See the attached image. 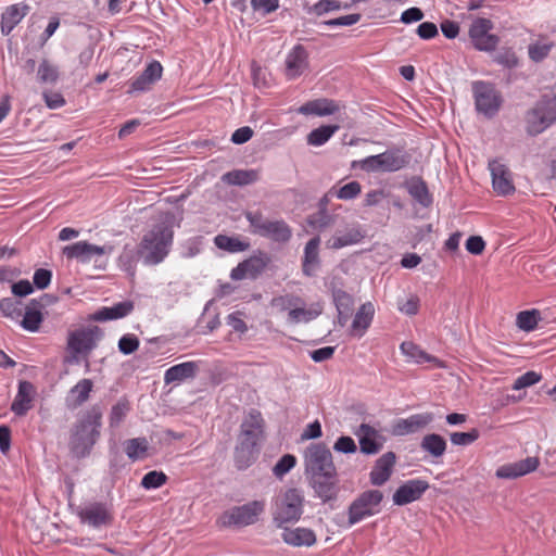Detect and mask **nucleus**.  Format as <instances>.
I'll list each match as a JSON object with an SVG mask.
<instances>
[{
  "mask_svg": "<svg viewBox=\"0 0 556 556\" xmlns=\"http://www.w3.org/2000/svg\"><path fill=\"white\" fill-rule=\"evenodd\" d=\"M264 427L265 421L257 409L252 408L244 415L235 447V464L239 470L247 469L257 458L264 440Z\"/></svg>",
  "mask_w": 556,
  "mask_h": 556,
  "instance_id": "obj_1",
  "label": "nucleus"
},
{
  "mask_svg": "<svg viewBox=\"0 0 556 556\" xmlns=\"http://www.w3.org/2000/svg\"><path fill=\"white\" fill-rule=\"evenodd\" d=\"M102 415V408L99 405H93L80 414L72 426L68 450L73 457L80 459L90 455L92 447L100 438Z\"/></svg>",
  "mask_w": 556,
  "mask_h": 556,
  "instance_id": "obj_2",
  "label": "nucleus"
},
{
  "mask_svg": "<svg viewBox=\"0 0 556 556\" xmlns=\"http://www.w3.org/2000/svg\"><path fill=\"white\" fill-rule=\"evenodd\" d=\"M173 242L172 220L165 219L155 224L139 244L138 254L147 265L161 263L168 254Z\"/></svg>",
  "mask_w": 556,
  "mask_h": 556,
  "instance_id": "obj_3",
  "label": "nucleus"
},
{
  "mask_svg": "<svg viewBox=\"0 0 556 556\" xmlns=\"http://www.w3.org/2000/svg\"><path fill=\"white\" fill-rule=\"evenodd\" d=\"M556 122V94H543L534 105L526 112V131L529 136H538Z\"/></svg>",
  "mask_w": 556,
  "mask_h": 556,
  "instance_id": "obj_4",
  "label": "nucleus"
},
{
  "mask_svg": "<svg viewBox=\"0 0 556 556\" xmlns=\"http://www.w3.org/2000/svg\"><path fill=\"white\" fill-rule=\"evenodd\" d=\"M245 218L250 223L251 231L254 235L273 242L285 244L292 237V229L283 219H269L260 211L247 212Z\"/></svg>",
  "mask_w": 556,
  "mask_h": 556,
  "instance_id": "obj_5",
  "label": "nucleus"
},
{
  "mask_svg": "<svg viewBox=\"0 0 556 556\" xmlns=\"http://www.w3.org/2000/svg\"><path fill=\"white\" fill-rule=\"evenodd\" d=\"M409 153L401 149L387 150L377 155H370L364 160L353 163V167L358 166L367 173H391L405 168L410 163Z\"/></svg>",
  "mask_w": 556,
  "mask_h": 556,
  "instance_id": "obj_6",
  "label": "nucleus"
},
{
  "mask_svg": "<svg viewBox=\"0 0 556 556\" xmlns=\"http://www.w3.org/2000/svg\"><path fill=\"white\" fill-rule=\"evenodd\" d=\"M475 108L479 114L493 118L501 110L503 97L492 83L476 80L471 84Z\"/></svg>",
  "mask_w": 556,
  "mask_h": 556,
  "instance_id": "obj_7",
  "label": "nucleus"
},
{
  "mask_svg": "<svg viewBox=\"0 0 556 556\" xmlns=\"http://www.w3.org/2000/svg\"><path fill=\"white\" fill-rule=\"evenodd\" d=\"M303 495L298 489L287 490L277 501L274 511V523L283 528L288 522L298 521L303 513Z\"/></svg>",
  "mask_w": 556,
  "mask_h": 556,
  "instance_id": "obj_8",
  "label": "nucleus"
},
{
  "mask_svg": "<svg viewBox=\"0 0 556 556\" xmlns=\"http://www.w3.org/2000/svg\"><path fill=\"white\" fill-rule=\"evenodd\" d=\"M265 509L263 501H252L241 506H233L223 513L219 522L224 527L242 528L254 525Z\"/></svg>",
  "mask_w": 556,
  "mask_h": 556,
  "instance_id": "obj_9",
  "label": "nucleus"
},
{
  "mask_svg": "<svg viewBox=\"0 0 556 556\" xmlns=\"http://www.w3.org/2000/svg\"><path fill=\"white\" fill-rule=\"evenodd\" d=\"M383 493L379 490H367L361 493L349 506V526L380 511Z\"/></svg>",
  "mask_w": 556,
  "mask_h": 556,
  "instance_id": "obj_10",
  "label": "nucleus"
},
{
  "mask_svg": "<svg viewBox=\"0 0 556 556\" xmlns=\"http://www.w3.org/2000/svg\"><path fill=\"white\" fill-rule=\"evenodd\" d=\"M304 466L308 477L337 469L330 450L323 443H312L306 447Z\"/></svg>",
  "mask_w": 556,
  "mask_h": 556,
  "instance_id": "obj_11",
  "label": "nucleus"
},
{
  "mask_svg": "<svg viewBox=\"0 0 556 556\" xmlns=\"http://www.w3.org/2000/svg\"><path fill=\"white\" fill-rule=\"evenodd\" d=\"M102 337L103 331L98 326L73 330L67 337V351L83 353V357L87 358ZM86 367L89 368L88 359H86Z\"/></svg>",
  "mask_w": 556,
  "mask_h": 556,
  "instance_id": "obj_12",
  "label": "nucleus"
},
{
  "mask_svg": "<svg viewBox=\"0 0 556 556\" xmlns=\"http://www.w3.org/2000/svg\"><path fill=\"white\" fill-rule=\"evenodd\" d=\"M77 516L81 523L94 529L110 527L113 522V513L106 503L89 502L78 507Z\"/></svg>",
  "mask_w": 556,
  "mask_h": 556,
  "instance_id": "obj_13",
  "label": "nucleus"
},
{
  "mask_svg": "<svg viewBox=\"0 0 556 556\" xmlns=\"http://www.w3.org/2000/svg\"><path fill=\"white\" fill-rule=\"evenodd\" d=\"M309 483L315 494L324 503L337 500L340 491L337 469L330 472L311 476Z\"/></svg>",
  "mask_w": 556,
  "mask_h": 556,
  "instance_id": "obj_14",
  "label": "nucleus"
},
{
  "mask_svg": "<svg viewBox=\"0 0 556 556\" xmlns=\"http://www.w3.org/2000/svg\"><path fill=\"white\" fill-rule=\"evenodd\" d=\"M493 24L486 18H477L470 26L469 36L476 49L480 51H493L498 43V37L489 34Z\"/></svg>",
  "mask_w": 556,
  "mask_h": 556,
  "instance_id": "obj_15",
  "label": "nucleus"
},
{
  "mask_svg": "<svg viewBox=\"0 0 556 556\" xmlns=\"http://www.w3.org/2000/svg\"><path fill=\"white\" fill-rule=\"evenodd\" d=\"M113 249L111 244L99 247L87 241H79L64 247L63 254L66 255L67 258H76L81 263H89L94 256L111 254Z\"/></svg>",
  "mask_w": 556,
  "mask_h": 556,
  "instance_id": "obj_16",
  "label": "nucleus"
},
{
  "mask_svg": "<svg viewBox=\"0 0 556 556\" xmlns=\"http://www.w3.org/2000/svg\"><path fill=\"white\" fill-rule=\"evenodd\" d=\"M354 433L358 438L361 452L366 455L377 454L383 447V435L367 424H362Z\"/></svg>",
  "mask_w": 556,
  "mask_h": 556,
  "instance_id": "obj_17",
  "label": "nucleus"
},
{
  "mask_svg": "<svg viewBox=\"0 0 556 556\" xmlns=\"http://www.w3.org/2000/svg\"><path fill=\"white\" fill-rule=\"evenodd\" d=\"M429 489V484L425 480L413 479L402 484L393 494L395 505L403 506L417 501Z\"/></svg>",
  "mask_w": 556,
  "mask_h": 556,
  "instance_id": "obj_18",
  "label": "nucleus"
},
{
  "mask_svg": "<svg viewBox=\"0 0 556 556\" xmlns=\"http://www.w3.org/2000/svg\"><path fill=\"white\" fill-rule=\"evenodd\" d=\"M285 74L288 79H294L308 68V53L302 45H296L288 53L285 62Z\"/></svg>",
  "mask_w": 556,
  "mask_h": 556,
  "instance_id": "obj_19",
  "label": "nucleus"
},
{
  "mask_svg": "<svg viewBox=\"0 0 556 556\" xmlns=\"http://www.w3.org/2000/svg\"><path fill=\"white\" fill-rule=\"evenodd\" d=\"M433 419L432 413L416 414L405 419H399L392 426V433L394 435L415 433L426 428Z\"/></svg>",
  "mask_w": 556,
  "mask_h": 556,
  "instance_id": "obj_20",
  "label": "nucleus"
},
{
  "mask_svg": "<svg viewBox=\"0 0 556 556\" xmlns=\"http://www.w3.org/2000/svg\"><path fill=\"white\" fill-rule=\"evenodd\" d=\"M491 170L492 184L495 192L501 195H507L515 191L509 169L498 161L494 160L489 163Z\"/></svg>",
  "mask_w": 556,
  "mask_h": 556,
  "instance_id": "obj_21",
  "label": "nucleus"
},
{
  "mask_svg": "<svg viewBox=\"0 0 556 556\" xmlns=\"http://www.w3.org/2000/svg\"><path fill=\"white\" fill-rule=\"evenodd\" d=\"M163 67L160 62L153 61L144 71L130 81L128 93L150 90L151 86L162 77Z\"/></svg>",
  "mask_w": 556,
  "mask_h": 556,
  "instance_id": "obj_22",
  "label": "nucleus"
},
{
  "mask_svg": "<svg viewBox=\"0 0 556 556\" xmlns=\"http://www.w3.org/2000/svg\"><path fill=\"white\" fill-rule=\"evenodd\" d=\"M540 464L538 457H527L519 462L501 466L496 470V477L501 479H516L534 471Z\"/></svg>",
  "mask_w": 556,
  "mask_h": 556,
  "instance_id": "obj_23",
  "label": "nucleus"
},
{
  "mask_svg": "<svg viewBox=\"0 0 556 556\" xmlns=\"http://www.w3.org/2000/svg\"><path fill=\"white\" fill-rule=\"evenodd\" d=\"M395 460L396 456L393 452H387L376 460L369 475L372 485L380 486L390 479Z\"/></svg>",
  "mask_w": 556,
  "mask_h": 556,
  "instance_id": "obj_24",
  "label": "nucleus"
},
{
  "mask_svg": "<svg viewBox=\"0 0 556 556\" xmlns=\"http://www.w3.org/2000/svg\"><path fill=\"white\" fill-rule=\"evenodd\" d=\"M320 238H312L304 248L302 271L307 277H314L320 267L319 258Z\"/></svg>",
  "mask_w": 556,
  "mask_h": 556,
  "instance_id": "obj_25",
  "label": "nucleus"
},
{
  "mask_svg": "<svg viewBox=\"0 0 556 556\" xmlns=\"http://www.w3.org/2000/svg\"><path fill=\"white\" fill-rule=\"evenodd\" d=\"M199 369L197 362H186L172 366L164 374V382L165 384L180 383L185 380L193 379Z\"/></svg>",
  "mask_w": 556,
  "mask_h": 556,
  "instance_id": "obj_26",
  "label": "nucleus"
},
{
  "mask_svg": "<svg viewBox=\"0 0 556 556\" xmlns=\"http://www.w3.org/2000/svg\"><path fill=\"white\" fill-rule=\"evenodd\" d=\"M283 531L281 538L288 545L300 547V546H312L316 542L315 533L306 528H281Z\"/></svg>",
  "mask_w": 556,
  "mask_h": 556,
  "instance_id": "obj_27",
  "label": "nucleus"
},
{
  "mask_svg": "<svg viewBox=\"0 0 556 556\" xmlns=\"http://www.w3.org/2000/svg\"><path fill=\"white\" fill-rule=\"evenodd\" d=\"M28 11L29 7L25 3H16L8 7L1 15L2 34L9 35L13 28L24 18Z\"/></svg>",
  "mask_w": 556,
  "mask_h": 556,
  "instance_id": "obj_28",
  "label": "nucleus"
},
{
  "mask_svg": "<svg viewBox=\"0 0 556 556\" xmlns=\"http://www.w3.org/2000/svg\"><path fill=\"white\" fill-rule=\"evenodd\" d=\"M362 238L363 235L356 226L337 229L334 235L327 241V248L339 250L343 247L359 242Z\"/></svg>",
  "mask_w": 556,
  "mask_h": 556,
  "instance_id": "obj_29",
  "label": "nucleus"
},
{
  "mask_svg": "<svg viewBox=\"0 0 556 556\" xmlns=\"http://www.w3.org/2000/svg\"><path fill=\"white\" fill-rule=\"evenodd\" d=\"M35 389L29 381H21L17 394L11 405V410L17 416H24L31 407L33 393Z\"/></svg>",
  "mask_w": 556,
  "mask_h": 556,
  "instance_id": "obj_30",
  "label": "nucleus"
},
{
  "mask_svg": "<svg viewBox=\"0 0 556 556\" xmlns=\"http://www.w3.org/2000/svg\"><path fill=\"white\" fill-rule=\"evenodd\" d=\"M375 308L374 305L370 302H367L363 304L359 309L357 311L351 329L350 334L352 337L361 338L365 333V331L368 329V327L371 324L372 317H374Z\"/></svg>",
  "mask_w": 556,
  "mask_h": 556,
  "instance_id": "obj_31",
  "label": "nucleus"
},
{
  "mask_svg": "<svg viewBox=\"0 0 556 556\" xmlns=\"http://www.w3.org/2000/svg\"><path fill=\"white\" fill-rule=\"evenodd\" d=\"M134 309L131 301L119 302L111 307H102L92 314L91 319L96 321H106L127 316Z\"/></svg>",
  "mask_w": 556,
  "mask_h": 556,
  "instance_id": "obj_32",
  "label": "nucleus"
},
{
  "mask_svg": "<svg viewBox=\"0 0 556 556\" xmlns=\"http://www.w3.org/2000/svg\"><path fill=\"white\" fill-rule=\"evenodd\" d=\"M93 383L90 379H81L75 384L66 396V406L75 409L88 401Z\"/></svg>",
  "mask_w": 556,
  "mask_h": 556,
  "instance_id": "obj_33",
  "label": "nucleus"
},
{
  "mask_svg": "<svg viewBox=\"0 0 556 556\" xmlns=\"http://www.w3.org/2000/svg\"><path fill=\"white\" fill-rule=\"evenodd\" d=\"M405 187L409 195L422 207H429L432 204V197L427 184L420 177H413L406 181Z\"/></svg>",
  "mask_w": 556,
  "mask_h": 556,
  "instance_id": "obj_34",
  "label": "nucleus"
},
{
  "mask_svg": "<svg viewBox=\"0 0 556 556\" xmlns=\"http://www.w3.org/2000/svg\"><path fill=\"white\" fill-rule=\"evenodd\" d=\"M260 178L257 169H233L223 175V181L232 186H247L254 184Z\"/></svg>",
  "mask_w": 556,
  "mask_h": 556,
  "instance_id": "obj_35",
  "label": "nucleus"
},
{
  "mask_svg": "<svg viewBox=\"0 0 556 556\" xmlns=\"http://www.w3.org/2000/svg\"><path fill=\"white\" fill-rule=\"evenodd\" d=\"M321 314V306L316 304L309 308L304 306V303L301 305H295L293 309H291L288 314L289 321L292 324L299 323H308L315 319L317 316Z\"/></svg>",
  "mask_w": 556,
  "mask_h": 556,
  "instance_id": "obj_36",
  "label": "nucleus"
},
{
  "mask_svg": "<svg viewBox=\"0 0 556 556\" xmlns=\"http://www.w3.org/2000/svg\"><path fill=\"white\" fill-rule=\"evenodd\" d=\"M420 447L433 457H441L446 450V441L437 433L427 434L422 438Z\"/></svg>",
  "mask_w": 556,
  "mask_h": 556,
  "instance_id": "obj_37",
  "label": "nucleus"
},
{
  "mask_svg": "<svg viewBox=\"0 0 556 556\" xmlns=\"http://www.w3.org/2000/svg\"><path fill=\"white\" fill-rule=\"evenodd\" d=\"M149 443L146 438L129 439L124 442V450L126 455L132 462H136L146 456Z\"/></svg>",
  "mask_w": 556,
  "mask_h": 556,
  "instance_id": "obj_38",
  "label": "nucleus"
},
{
  "mask_svg": "<svg viewBox=\"0 0 556 556\" xmlns=\"http://www.w3.org/2000/svg\"><path fill=\"white\" fill-rule=\"evenodd\" d=\"M23 319L21 321V326L28 331H37L41 321L43 320V316L41 311L31 305V302L26 306L25 313L22 315Z\"/></svg>",
  "mask_w": 556,
  "mask_h": 556,
  "instance_id": "obj_39",
  "label": "nucleus"
},
{
  "mask_svg": "<svg viewBox=\"0 0 556 556\" xmlns=\"http://www.w3.org/2000/svg\"><path fill=\"white\" fill-rule=\"evenodd\" d=\"M339 129L338 125H323L316 129H313L307 135V143L311 146H323L326 143L332 135Z\"/></svg>",
  "mask_w": 556,
  "mask_h": 556,
  "instance_id": "obj_40",
  "label": "nucleus"
},
{
  "mask_svg": "<svg viewBox=\"0 0 556 556\" xmlns=\"http://www.w3.org/2000/svg\"><path fill=\"white\" fill-rule=\"evenodd\" d=\"M59 68L43 59L37 71V78L40 84H55L59 79Z\"/></svg>",
  "mask_w": 556,
  "mask_h": 556,
  "instance_id": "obj_41",
  "label": "nucleus"
},
{
  "mask_svg": "<svg viewBox=\"0 0 556 556\" xmlns=\"http://www.w3.org/2000/svg\"><path fill=\"white\" fill-rule=\"evenodd\" d=\"M217 248L226 250L231 253L242 252L249 248V243L240 241L237 238H231L225 235H218L214 239Z\"/></svg>",
  "mask_w": 556,
  "mask_h": 556,
  "instance_id": "obj_42",
  "label": "nucleus"
},
{
  "mask_svg": "<svg viewBox=\"0 0 556 556\" xmlns=\"http://www.w3.org/2000/svg\"><path fill=\"white\" fill-rule=\"evenodd\" d=\"M540 319V313L536 309L522 311L517 315V326L525 331H531L535 329Z\"/></svg>",
  "mask_w": 556,
  "mask_h": 556,
  "instance_id": "obj_43",
  "label": "nucleus"
},
{
  "mask_svg": "<svg viewBox=\"0 0 556 556\" xmlns=\"http://www.w3.org/2000/svg\"><path fill=\"white\" fill-rule=\"evenodd\" d=\"M166 481L167 476L163 471L152 470L143 476L140 484L142 488L150 490L162 486Z\"/></svg>",
  "mask_w": 556,
  "mask_h": 556,
  "instance_id": "obj_44",
  "label": "nucleus"
},
{
  "mask_svg": "<svg viewBox=\"0 0 556 556\" xmlns=\"http://www.w3.org/2000/svg\"><path fill=\"white\" fill-rule=\"evenodd\" d=\"M20 301L5 298L0 301V311L4 316L17 319L23 315V309L20 307Z\"/></svg>",
  "mask_w": 556,
  "mask_h": 556,
  "instance_id": "obj_45",
  "label": "nucleus"
},
{
  "mask_svg": "<svg viewBox=\"0 0 556 556\" xmlns=\"http://www.w3.org/2000/svg\"><path fill=\"white\" fill-rule=\"evenodd\" d=\"M361 190L362 188L358 181H351L336 191L330 190L329 193L342 200H351L357 197Z\"/></svg>",
  "mask_w": 556,
  "mask_h": 556,
  "instance_id": "obj_46",
  "label": "nucleus"
},
{
  "mask_svg": "<svg viewBox=\"0 0 556 556\" xmlns=\"http://www.w3.org/2000/svg\"><path fill=\"white\" fill-rule=\"evenodd\" d=\"M552 42L538 41L529 46V56L534 62H540L545 59L552 48Z\"/></svg>",
  "mask_w": 556,
  "mask_h": 556,
  "instance_id": "obj_47",
  "label": "nucleus"
},
{
  "mask_svg": "<svg viewBox=\"0 0 556 556\" xmlns=\"http://www.w3.org/2000/svg\"><path fill=\"white\" fill-rule=\"evenodd\" d=\"M402 352L410 357L412 359H415L417 363H421L425 361H429L430 357L427 355L426 352H424L418 345H416L413 342L406 341L401 344Z\"/></svg>",
  "mask_w": 556,
  "mask_h": 556,
  "instance_id": "obj_48",
  "label": "nucleus"
},
{
  "mask_svg": "<svg viewBox=\"0 0 556 556\" xmlns=\"http://www.w3.org/2000/svg\"><path fill=\"white\" fill-rule=\"evenodd\" d=\"M296 464L295 456L291 454L283 455L273 468V472L276 477L282 478L287 472H289Z\"/></svg>",
  "mask_w": 556,
  "mask_h": 556,
  "instance_id": "obj_49",
  "label": "nucleus"
},
{
  "mask_svg": "<svg viewBox=\"0 0 556 556\" xmlns=\"http://www.w3.org/2000/svg\"><path fill=\"white\" fill-rule=\"evenodd\" d=\"M479 430L473 428L468 432H453L451 433L450 439L454 445L465 446L473 443L479 438Z\"/></svg>",
  "mask_w": 556,
  "mask_h": 556,
  "instance_id": "obj_50",
  "label": "nucleus"
},
{
  "mask_svg": "<svg viewBox=\"0 0 556 556\" xmlns=\"http://www.w3.org/2000/svg\"><path fill=\"white\" fill-rule=\"evenodd\" d=\"M333 302L337 311H352L353 299L352 296L341 289H336L332 292Z\"/></svg>",
  "mask_w": 556,
  "mask_h": 556,
  "instance_id": "obj_51",
  "label": "nucleus"
},
{
  "mask_svg": "<svg viewBox=\"0 0 556 556\" xmlns=\"http://www.w3.org/2000/svg\"><path fill=\"white\" fill-rule=\"evenodd\" d=\"M301 304H303V300L296 295L277 296V298H274L271 301V305L274 307H278L282 311L289 309V312L291 309H293V307L295 305H301Z\"/></svg>",
  "mask_w": 556,
  "mask_h": 556,
  "instance_id": "obj_52",
  "label": "nucleus"
},
{
  "mask_svg": "<svg viewBox=\"0 0 556 556\" xmlns=\"http://www.w3.org/2000/svg\"><path fill=\"white\" fill-rule=\"evenodd\" d=\"M129 410V406L127 402H118L112 407L110 414V425L111 427H117L123 419L125 418L127 412Z\"/></svg>",
  "mask_w": 556,
  "mask_h": 556,
  "instance_id": "obj_53",
  "label": "nucleus"
},
{
  "mask_svg": "<svg viewBox=\"0 0 556 556\" xmlns=\"http://www.w3.org/2000/svg\"><path fill=\"white\" fill-rule=\"evenodd\" d=\"M333 218L327 213V208H320L309 217V224L317 229H324L332 224Z\"/></svg>",
  "mask_w": 556,
  "mask_h": 556,
  "instance_id": "obj_54",
  "label": "nucleus"
},
{
  "mask_svg": "<svg viewBox=\"0 0 556 556\" xmlns=\"http://www.w3.org/2000/svg\"><path fill=\"white\" fill-rule=\"evenodd\" d=\"M242 264L245 271L249 275V278H255L264 270L266 266L265 262L261 257L256 256L245 260L244 262H242Z\"/></svg>",
  "mask_w": 556,
  "mask_h": 556,
  "instance_id": "obj_55",
  "label": "nucleus"
},
{
  "mask_svg": "<svg viewBox=\"0 0 556 556\" xmlns=\"http://www.w3.org/2000/svg\"><path fill=\"white\" fill-rule=\"evenodd\" d=\"M139 348V340L135 334H125L118 341L119 351L125 354H131Z\"/></svg>",
  "mask_w": 556,
  "mask_h": 556,
  "instance_id": "obj_56",
  "label": "nucleus"
},
{
  "mask_svg": "<svg viewBox=\"0 0 556 556\" xmlns=\"http://www.w3.org/2000/svg\"><path fill=\"white\" fill-rule=\"evenodd\" d=\"M540 380H541V375L536 374L535 371H528L515 380L513 389L520 390V389L533 386L534 383L539 382Z\"/></svg>",
  "mask_w": 556,
  "mask_h": 556,
  "instance_id": "obj_57",
  "label": "nucleus"
},
{
  "mask_svg": "<svg viewBox=\"0 0 556 556\" xmlns=\"http://www.w3.org/2000/svg\"><path fill=\"white\" fill-rule=\"evenodd\" d=\"M339 105L333 100L320 99L316 100V115L326 116L338 112Z\"/></svg>",
  "mask_w": 556,
  "mask_h": 556,
  "instance_id": "obj_58",
  "label": "nucleus"
},
{
  "mask_svg": "<svg viewBox=\"0 0 556 556\" xmlns=\"http://www.w3.org/2000/svg\"><path fill=\"white\" fill-rule=\"evenodd\" d=\"M333 448L337 452L350 454L356 452L357 446L351 437L342 435L336 441Z\"/></svg>",
  "mask_w": 556,
  "mask_h": 556,
  "instance_id": "obj_59",
  "label": "nucleus"
},
{
  "mask_svg": "<svg viewBox=\"0 0 556 556\" xmlns=\"http://www.w3.org/2000/svg\"><path fill=\"white\" fill-rule=\"evenodd\" d=\"M51 278H52L51 270L46 269V268H39L35 271L33 280H34V285L38 289H46L50 285Z\"/></svg>",
  "mask_w": 556,
  "mask_h": 556,
  "instance_id": "obj_60",
  "label": "nucleus"
},
{
  "mask_svg": "<svg viewBox=\"0 0 556 556\" xmlns=\"http://www.w3.org/2000/svg\"><path fill=\"white\" fill-rule=\"evenodd\" d=\"M339 9H341V3L337 0H320L313 7V11L317 15H323L327 12Z\"/></svg>",
  "mask_w": 556,
  "mask_h": 556,
  "instance_id": "obj_61",
  "label": "nucleus"
},
{
  "mask_svg": "<svg viewBox=\"0 0 556 556\" xmlns=\"http://www.w3.org/2000/svg\"><path fill=\"white\" fill-rule=\"evenodd\" d=\"M495 61L507 68H514L518 65V58L515 52L509 50L498 53Z\"/></svg>",
  "mask_w": 556,
  "mask_h": 556,
  "instance_id": "obj_62",
  "label": "nucleus"
},
{
  "mask_svg": "<svg viewBox=\"0 0 556 556\" xmlns=\"http://www.w3.org/2000/svg\"><path fill=\"white\" fill-rule=\"evenodd\" d=\"M42 96L49 109H59L65 104V99L60 92L45 91Z\"/></svg>",
  "mask_w": 556,
  "mask_h": 556,
  "instance_id": "obj_63",
  "label": "nucleus"
},
{
  "mask_svg": "<svg viewBox=\"0 0 556 556\" xmlns=\"http://www.w3.org/2000/svg\"><path fill=\"white\" fill-rule=\"evenodd\" d=\"M399 308L402 313L413 316L418 313L419 299L417 295H410L404 303H399Z\"/></svg>",
  "mask_w": 556,
  "mask_h": 556,
  "instance_id": "obj_64",
  "label": "nucleus"
}]
</instances>
